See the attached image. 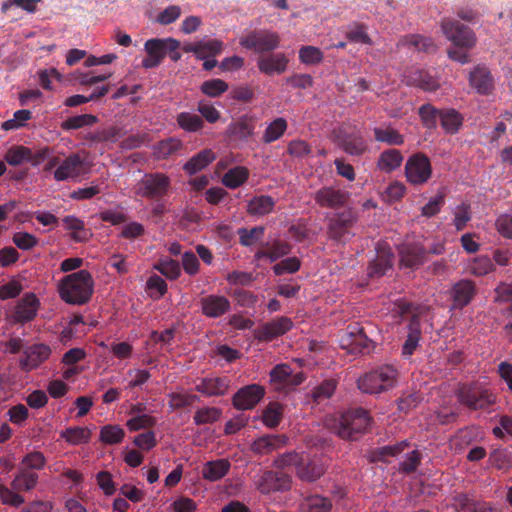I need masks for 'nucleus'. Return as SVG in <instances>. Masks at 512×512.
Masks as SVG:
<instances>
[{
    "instance_id": "f257e3e1",
    "label": "nucleus",
    "mask_w": 512,
    "mask_h": 512,
    "mask_svg": "<svg viewBox=\"0 0 512 512\" xmlns=\"http://www.w3.org/2000/svg\"><path fill=\"white\" fill-rule=\"evenodd\" d=\"M94 292V280L88 270L82 269L63 277L58 283L60 298L67 304L84 305Z\"/></svg>"
},
{
    "instance_id": "f03ea898",
    "label": "nucleus",
    "mask_w": 512,
    "mask_h": 512,
    "mask_svg": "<svg viewBox=\"0 0 512 512\" xmlns=\"http://www.w3.org/2000/svg\"><path fill=\"white\" fill-rule=\"evenodd\" d=\"M398 371L393 365L379 366L358 379V388L367 394H379L395 387Z\"/></svg>"
},
{
    "instance_id": "7ed1b4c3",
    "label": "nucleus",
    "mask_w": 512,
    "mask_h": 512,
    "mask_svg": "<svg viewBox=\"0 0 512 512\" xmlns=\"http://www.w3.org/2000/svg\"><path fill=\"white\" fill-rule=\"evenodd\" d=\"M370 423L368 412L363 408H357L342 414L334 430L344 440H356L367 431Z\"/></svg>"
},
{
    "instance_id": "20e7f679",
    "label": "nucleus",
    "mask_w": 512,
    "mask_h": 512,
    "mask_svg": "<svg viewBox=\"0 0 512 512\" xmlns=\"http://www.w3.org/2000/svg\"><path fill=\"white\" fill-rule=\"evenodd\" d=\"M456 396L460 404L470 410L486 409L496 401L495 395L489 389L477 383L461 385Z\"/></svg>"
},
{
    "instance_id": "39448f33",
    "label": "nucleus",
    "mask_w": 512,
    "mask_h": 512,
    "mask_svg": "<svg viewBox=\"0 0 512 512\" xmlns=\"http://www.w3.org/2000/svg\"><path fill=\"white\" fill-rule=\"evenodd\" d=\"M327 221V236L330 240L345 243L354 236L351 230L357 222V215L352 209L335 213Z\"/></svg>"
},
{
    "instance_id": "423d86ee",
    "label": "nucleus",
    "mask_w": 512,
    "mask_h": 512,
    "mask_svg": "<svg viewBox=\"0 0 512 512\" xmlns=\"http://www.w3.org/2000/svg\"><path fill=\"white\" fill-rule=\"evenodd\" d=\"M239 44L245 49L262 54L277 49L280 44V36L276 32L266 29L252 30L240 37Z\"/></svg>"
},
{
    "instance_id": "0eeeda50",
    "label": "nucleus",
    "mask_w": 512,
    "mask_h": 512,
    "mask_svg": "<svg viewBox=\"0 0 512 512\" xmlns=\"http://www.w3.org/2000/svg\"><path fill=\"white\" fill-rule=\"evenodd\" d=\"M340 344L350 354L363 355L370 352L372 341L364 333L363 327L358 323H352L343 331Z\"/></svg>"
},
{
    "instance_id": "6e6552de",
    "label": "nucleus",
    "mask_w": 512,
    "mask_h": 512,
    "mask_svg": "<svg viewBox=\"0 0 512 512\" xmlns=\"http://www.w3.org/2000/svg\"><path fill=\"white\" fill-rule=\"evenodd\" d=\"M270 382L278 391H290L301 385L305 380L302 371L294 373L289 364H278L269 373Z\"/></svg>"
},
{
    "instance_id": "1a4fd4ad",
    "label": "nucleus",
    "mask_w": 512,
    "mask_h": 512,
    "mask_svg": "<svg viewBox=\"0 0 512 512\" xmlns=\"http://www.w3.org/2000/svg\"><path fill=\"white\" fill-rule=\"evenodd\" d=\"M405 175L408 182L413 185L426 183L432 175L429 158L421 152L410 156L405 164Z\"/></svg>"
},
{
    "instance_id": "9d476101",
    "label": "nucleus",
    "mask_w": 512,
    "mask_h": 512,
    "mask_svg": "<svg viewBox=\"0 0 512 512\" xmlns=\"http://www.w3.org/2000/svg\"><path fill=\"white\" fill-rule=\"evenodd\" d=\"M170 178L163 173H148L140 180L139 194L146 198H160L167 194L170 188Z\"/></svg>"
},
{
    "instance_id": "9b49d317",
    "label": "nucleus",
    "mask_w": 512,
    "mask_h": 512,
    "mask_svg": "<svg viewBox=\"0 0 512 512\" xmlns=\"http://www.w3.org/2000/svg\"><path fill=\"white\" fill-rule=\"evenodd\" d=\"M441 27L445 36L452 41L455 46L471 48L475 45V35L468 26L456 20H444Z\"/></svg>"
},
{
    "instance_id": "f8f14e48",
    "label": "nucleus",
    "mask_w": 512,
    "mask_h": 512,
    "mask_svg": "<svg viewBox=\"0 0 512 512\" xmlns=\"http://www.w3.org/2000/svg\"><path fill=\"white\" fill-rule=\"evenodd\" d=\"M313 199L321 208L336 210L347 204L349 193L333 186H324L314 192Z\"/></svg>"
},
{
    "instance_id": "ddd939ff",
    "label": "nucleus",
    "mask_w": 512,
    "mask_h": 512,
    "mask_svg": "<svg viewBox=\"0 0 512 512\" xmlns=\"http://www.w3.org/2000/svg\"><path fill=\"white\" fill-rule=\"evenodd\" d=\"M265 389L259 384H249L240 388L232 397V404L237 410H251L264 397Z\"/></svg>"
},
{
    "instance_id": "4468645a",
    "label": "nucleus",
    "mask_w": 512,
    "mask_h": 512,
    "mask_svg": "<svg viewBox=\"0 0 512 512\" xmlns=\"http://www.w3.org/2000/svg\"><path fill=\"white\" fill-rule=\"evenodd\" d=\"M400 266L416 269L427 261V249L419 242H406L398 247Z\"/></svg>"
},
{
    "instance_id": "2eb2a0df",
    "label": "nucleus",
    "mask_w": 512,
    "mask_h": 512,
    "mask_svg": "<svg viewBox=\"0 0 512 512\" xmlns=\"http://www.w3.org/2000/svg\"><path fill=\"white\" fill-rule=\"evenodd\" d=\"M230 387L231 379L228 376H206L198 380L195 390L205 397H222Z\"/></svg>"
},
{
    "instance_id": "dca6fc26",
    "label": "nucleus",
    "mask_w": 512,
    "mask_h": 512,
    "mask_svg": "<svg viewBox=\"0 0 512 512\" xmlns=\"http://www.w3.org/2000/svg\"><path fill=\"white\" fill-rule=\"evenodd\" d=\"M51 353L52 350L47 344H32L23 351L19 366L21 370L25 372L32 371L45 362L50 357Z\"/></svg>"
},
{
    "instance_id": "f3484780",
    "label": "nucleus",
    "mask_w": 512,
    "mask_h": 512,
    "mask_svg": "<svg viewBox=\"0 0 512 512\" xmlns=\"http://www.w3.org/2000/svg\"><path fill=\"white\" fill-rule=\"evenodd\" d=\"M201 313L207 318H220L230 311L231 303L223 295L209 294L199 300Z\"/></svg>"
},
{
    "instance_id": "a211bd4d",
    "label": "nucleus",
    "mask_w": 512,
    "mask_h": 512,
    "mask_svg": "<svg viewBox=\"0 0 512 512\" xmlns=\"http://www.w3.org/2000/svg\"><path fill=\"white\" fill-rule=\"evenodd\" d=\"M84 161L79 154L73 153L66 157L54 170V179L58 182L77 179L84 175Z\"/></svg>"
},
{
    "instance_id": "6ab92c4d",
    "label": "nucleus",
    "mask_w": 512,
    "mask_h": 512,
    "mask_svg": "<svg viewBox=\"0 0 512 512\" xmlns=\"http://www.w3.org/2000/svg\"><path fill=\"white\" fill-rule=\"evenodd\" d=\"M291 477L280 471H266L258 481V489L262 494L290 489Z\"/></svg>"
},
{
    "instance_id": "aec40b11",
    "label": "nucleus",
    "mask_w": 512,
    "mask_h": 512,
    "mask_svg": "<svg viewBox=\"0 0 512 512\" xmlns=\"http://www.w3.org/2000/svg\"><path fill=\"white\" fill-rule=\"evenodd\" d=\"M293 326V323L288 317H278L270 322L260 325L256 330V337L260 341H272L273 339L284 335Z\"/></svg>"
},
{
    "instance_id": "412c9836",
    "label": "nucleus",
    "mask_w": 512,
    "mask_h": 512,
    "mask_svg": "<svg viewBox=\"0 0 512 512\" xmlns=\"http://www.w3.org/2000/svg\"><path fill=\"white\" fill-rule=\"evenodd\" d=\"M476 291V285L471 280L462 279L456 282L450 292L452 307L463 309L468 306L475 297Z\"/></svg>"
},
{
    "instance_id": "4be33fe9",
    "label": "nucleus",
    "mask_w": 512,
    "mask_h": 512,
    "mask_svg": "<svg viewBox=\"0 0 512 512\" xmlns=\"http://www.w3.org/2000/svg\"><path fill=\"white\" fill-rule=\"evenodd\" d=\"M166 38H151L144 44V50L147 57L142 60V66L145 69L158 67L166 57Z\"/></svg>"
},
{
    "instance_id": "5701e85b",
    "label": "nucleus",
    "mask_w": 512,
    "mask_h": 512,
    "mask_svg": "<svg viewBox=\"0 0 512 512\" xmlns=\"http://www.w3.org/2000/svg\"><path fill=\"white\" fill-rule=\"evenodd\" d=\"M223 48L224 44L221 40L209 39L186 44L183 50L187 53L195 54L198 59H207L219 55Z\"/></svg>"
},
{
    "instance_id": "b1692460",
    "label": "nucleus",
    "mask_w": 512,
    "mask_h": 512,
    "mask_svg": "<svg viewBox=\"0 0 512 512\" xmlns=\"http://www.w3.org/2000/svg\"><path fill=\"white\" fill-rule=\"evenodd\" d=\"M39 305L35 294H25L15 307L14 320L21 324L32 321L37 315Z\"/></svg>"
},
{
    "instance_id": "393cba45",
    "label": "nucleus",
    "mask_w": 512,
    "mask_h": 512,
    "mask_svg": "<svg viewBox=\"0 0 512 512\" xmlns=\"http://www.w3.org/2000/svg\"><path fill=\"white\" fill-rule=\"evenodd\" d=\"M288 62L284 53H272L260 56L257 60V67L261 73L266 75L282 74L286 71Z\"/></svg>"
},
{
    "instance_id": "a878e982",
    "label": "nucleus",
    "mask_w": 512,
    "mask_h": 512,
    "mask_svg": "<svg viewBox=\"0 0 512 512\" xmlns=\"http://www.w3.org/2000/svg\"><path fill=\"white\" fill-rule=\"evenodd\" d=\"M336 139L339 146L350 155L359 156L367 150L366 142L359 132L348 134L340 130Z\"/></svg>"
},
{
    "instance_id": "bb28decb",
    "label": "nucleus",
    "mask_w": 512,
    "mask_h": 512,
    "mask_svg": "<svg viewBox=\"0 0 512 512\" xmlns=\"http://www.w3.org/2000/svg\"><path fill=\"white\" fill-rule=\"evenodd\" d=\"M451 506L456 512H490L486 502L477 500L471 495L458 493L452 497Z\"/></svg>"
},
{
    "instance_id": "cd10ccee",
    "label": "nucleus",
    "mask_w": 512,
    "mask_h": 512,
    "mask_svg": "<svg viewBox=\"0 0 512 512\" xmlns=\"http://www.w3.org/2000/svg\"><path fill=\"white\" fill-rule=\"evenodd\" d=\"M287 442L285 435H264L252 443L251 450L259 455H267L284 447Z\"/></svg>"
},
{
    "instance_id": "c85d7f7f",
    "label": "nucleus",
    "mask_w": 512,
    "mask_h": 512,
    "mask_svg": "<svg viewBox=\"0 0 512 512\" xmlns=\"http://www.w3.org/2000/svg\"><path fill=\"white\" fill-rule=\"evenodd\" d=\"M470 85L482 95H488L493 89V78L490 71L483 66H477L469 76Z\"/></svg>"
},
{
    "instance_id": "c756f323",
    "label": "nucleus",
    "mask_w": 512,
    "mask_h": 512,
    "mask_svg": "<svg viewBox=\"0 0 512 512\" xmlns=\"http://www.w3.org/2000/svg\"><path fill=\"white\" fill-rule=\"evenodd\" d=\"M230 468L231 463L225 458L208 461L203 465L202 477L210 482H216L225 477Z\"/></svg>"
},
{
    "instance_id": "7c9ffc66",
    "label": "nucleus",
    "mask_w": 512,
    "mask_h": 512,
    "mask_svg": "<svg viewBox=\"0 0 512 512\" xmlns=\"http://www.w3.org/2000/svg\"><path fill=\"white\" fill-rule=\"evenodd\" d=\"M404 160L400 150L389 148L382 151L377 159V168L384 173H391L397 170Z\"/></svg>"
},
{
    "instance_id": "2f4dec72",
    "label": "nucleus",
    "mask_w": 512,
    "mask_h": 512,
    "mask_svg": "<svg viewBox=\"0 0 512 512\" xmlns=\"http://www.w3.org/2000/svg\"><path fill=\"white\" fill-rule=\"evenodd\" d=\"M216 159V154L211 149H203L194 156H192L183 166V170L189 174L194 175L197 172L206 168L210 163Z\"/></svg>"
},
{
    "instance_id": "473e14b6",
    "label": "nucleus",
    "mask_w": 512,
    "mask_h": 512,
    "mask_svg": "<svg viewBox=\"0 0 512 512\" xmlns=\"http://www.w3.org/2000/svg\"><path fill=\"white\" fill-rule=\"evenodd\" d=\"M393 254L390 250H380L376 258L369 264L367 275L370 278H379L385 275L386 271L392 267Z\"/></svg>"
},
{
    "instance_id": "72a5a7b5",
    "label": "nucleus",
    "mask_w": 512,
    "mask_h": 512,
    "mask_svg": "<svg viewBox=\"0 0 512 512\" xmlns=\"http://www.w3.org/2000/svg\"><path fill=\"white\" fill-rule=\"evenodd\" d=\"M38 479L39 476L36 472L19 467L18 473L11 482V487L18 492L30 491L37 485Z\"/></svg>"
},
{
    "instance_id": "f704fd0d",
    "label": "nucleus",
    "mask_w": 512,
    "mask_h": 512,
    "mask_svg": "<svg viewBox=\"0 0 512 512\" xmlns=\"http://www.w3.org/2000/svg\"><path fill=\"white\" fill-rule=\"evenodd\" d=\"M297 476L306 482H314L318 480L324 473V466L315 460L305 462L304 458L296 469Z\"/></svg>"
},
{
    "instance_id": "c9c22d12",
    "label": "nucleus",
    "mask_w": 512,
    "mask_h": 512,
    "mask_svg": "<svg viewBox=\"0 0 512 512\" xmlns=\"http://www.w3.org/2000/svg\"><path fill=\"white\" fill-rule=\"evenodd\" d=\"M373 132L377 142L385 143L389 146H401L404 144V136L391 125L375 127Z\"/></svg>"
},
{
    "instance_id": "e433bc0d",
    "label": "nucleus",
    "mask_w": 512,
    "mask_h": 512,
    "mask_svg": "<svg viewBox=\"0 0 512 512\" xmlns=\"http://www.w3.org/2000/svg\"><path fill=\"white\" fill-rule=\"evenodd\" d=\"M275 200L269 195L254 196L248 201L247 213L252 216H264L273 211Z\"/></svg>"
},
{
    "instance_id": "4c0bfd02",
    "label": "nucleus",
    "mask_w": 512,
    "mask_h": 512,
    "mask_svg": "<svg viewBox=\"0 0 512 512\" xmlns=\"http://www.w3.org/2000/svg\"><path fill=\"white\" fill-rule=\"evenodd\" d=\"M440 125L447 134H456L463 125V116L453 108L442 109Z\"/></svg>"
},
{
    "instance_id": "58836bf2",
    "label": "nucleus",
    "mask_w": 512,
    "mask_h": 512,
    "mask_svg": "<svg viewBox=\"0 0 512 512\" xmlns=\"http://www.w3.org/2000/svg\"><path fill=\"white\" fill-rule=\"evenodd\" d=\"M249 170L244 166H236L229 169L222 177V183L229 189H236L243 185L249 178Z\"/></svg>"
},
{
    "instance_id": "ea45409f",
    "label": "nucleus",
    "mask_w": 512,
    "mask_h": 512,
    "mask_svg": "<svg viewBox=\"0 0 512 512\" xmlns=\"http://www.w3.org/2000/svg\"><path fill=\"white\" fill-rule=\"evenodd\" d=\"M169 401L168 406L171 411H177L180 409H184L194 402L199 401V396L196 394L187 393L184 390L170 392L167 395Z\"/></svg>"
},
{
    "instance_id": "a19ab883",
    "label": "nucleus",
    "mask_w": 512,
    "mask_h": 512,
    "mask_svg": "<svg viewBox=\"0 0 512 512\" xmlns=\"http://www.w3.org/2000/svg\"><path fill=\"white\" fill-rule=\"evenodd\" d=\"M332 501L321 495H310L303 501L301 507L304 512H330Z\"/></svg>"
},
{
    "instance_id": "79ce46f5",
    "label": "nucleus",
    "mask_w": 512,
    "mask_h": 512,
    "mask_svg": "<svg viewBox=\"0 0 512 512\" xmlns=\"http://www.w3.org/2000/svg\"><path fill=\"white\" fill-rule=\"evenodd\" d=\"M178 126L189 133L200 131L204 127V121L201 116L190 112H181L176 117Z\"/></svg>"
},
{
    "instance_id": "37998d69",
    "label": "nucleus",
    "mask_w": 512,
    "mask_h": 512,
    "mask_svg": "<svg viewBox=\"0 0 512 512\" xmlns=\"http://www.w3.org/2000/svg\"><path fill=\"white\" fill-rule=\"evenodd\" d=\"M287 127H288V124L284 118L279 117V118L274 119L267 126V128L265 129V131L263 133V136H262L263 143L270 144L272 142L277 141L284 135V133L287 130Z\"/></svg>"
},
{
    "instance_id": "c03bdc74",
    "label": "nucleus",
    "mask_w": 512,
    "mask_h": 512,
    "mask_svg": "<svg viewBox=\"0 0 512 512\" xmlns=\"http://www.w3.org/2000/svg\"><path fill=\"white\" fill-rule=\"evenodd\" d=\"M222 410L218 407H202L195 411L193 415L194 424L197 426L213 424L220 420Z\"/></svg>"
},
{
    "instance_id": "a18cd8bd",
    "label": "nucleus",
    "mask_w": 512,
    "mask_h": 512,
    "mask_svg": "<svg viewBox=\"0 0 512 512\" xmlns=\"http://www.w3.org/2000/svg\"><path fill=\"white\" fill-rule=\"evenodd\" d=\"M183 144L176 138H168L158 142L154 147V154L158 159H166L181 150Z\"/></svg>"
},
{
    "instance_id": "49530a36",
    "label": "nucleus",
    "mask_w": 512,
    "mask_h": 512,
    "mask_svg": "<svg viewBox=\"0 0 512 512\" xmlns=\"http://www.w3.org/2000/svg\"><path fill=\"white\" fill-rule=\"evenodd\" d=\"M337 381L335 379H325L319 385L313 388L311 392L312 399L317 404L329 399L337 388Z\"/></svg>"
},
{
    "instance_id": "de8ad7c7",
    "label": "nucleus",
    "mask_w": 512,
    "mask_h": 512,
    "mask_svg": "<svg viewBox=\"0 0 512 512\" xmlns=\"http://www.w3.org/2000/svg\"><path fill=\"white\" fill-rule=\"evenodd\" d=\"M441 112L442 109H437L429 103L423 104L418 110V114L424 127L430 130L436 129L437 122L440 120Z\"/></svg>"
},
{
    "instance_id": "09e8293b",
    "label": "nucleus",
    "mask_w": 512,
    "mask_h": 512,
    "mask_svg": "<svg viewBox=\"0 0 512 512\" xmlns=\"http://www.w3.org/2000/svg\"><path fill=\"white\" fill-rule=\"evenodd\" d=\"M154 269L170 280L177 279L181 274V268L178 261L165 257L158 260Z\"/></svg>"
},
{
    "instance_id": "8fccbe9b",
    "label": "nucleus",
    "mask_w": 512,
    "mask_h": 512,
    "mask_svg": "<svg viewBox=\"0 0 512 512\" xmlns=\"http://www.w3.org/2000/svg\"><path fill=\"white\" fill-rule=\"evenodd\" d=\"M91 432L86 427H69L61 432V437L72 445L87 443L90 439Z\"/></svg>"
},
{
    "instance_id": "3c124183",
    "label": "nucleus",
    "mask_w": 512,
    "mask_h": 512,
    "mask_svg": "<svg viewBox=\"0 0 512 512\" xmlns=\"http://www.w3.org/2000/svg\"><path fill=\"white\" fill-rule=\"evenodd\" d=\"M399 43L401 45H409L416 48L418 51L433 52L436 46L431 38L424 37L418 34L409 35L402 38Z\"/></svg>"
},
{
    "instance_id": "603ef678",
    "label": "nucleus",
    "mask_w": 512,
    "mask_h": 512,
    "mask_svg": "<svg viewBox=\"0 0 512 512\" xmlns=\"http://www.w3.org/2000/svg\"><path fill=\"white\" fill-rule=\"evenodd\" d=\"M346 38L352 43L372 45V39L367 33V26L362 23H353L346 31Z\"/></svg>"
},
{
    "instance_id": "864d4df0",
    "label": "nucleus",
    "mask_w": 512,
    "mask_h": 512,
    "mask_svg": "<svg viewBox=\"0 0 512 512\" xmlns=\"http://www.w3.org/2000/svg\"><path fill=\"white\" fill-rule=\"evenodd\" d=\"M410 82L424 91H435L439 87V82L432 75L423 70L414 72L410 78Z\"/></svg>"
},
{
    "instance_id": "5fc2aeb1",
    "label": "nucleus",
    "mask_w": 512,
    "mask_h": 512,
    "mask_svg": "<svg viewBox=\"0 0 512 512\" xmlns=\"http://www.w3.org/2000/svg\"><path fill=\"white\" fill-rule=\"evenodd\" d=\"M98 121V118L92 114H82L67 118L62 122L61 128L65 131L76 130L86 126H92Z\"/></svg>"
},
{
    "instance_id": "6e6d98bb",
    "label": "nucleus",
    "mask_w": 512,
    "mask_h": 512,
    "mask_svg": "<svg viewBox=\"0 0 512 512\" xmlns=\"http://www.w3.org/2000/svg\"><path fill=\"white\" fill-rule=\"evenodd\" d=\"M255 125L251 119L243 118L229 126L231 134L241 140H247L254 134Z\"/></svg>"
},
{
    "instance_id": "4d7b16f0",
    "label": "nucleus",
    "mask_w": 512,
    "mask_h": 512,
    "mask_svg": "<svg viewBox=\"0 0 512 512\" xmlns=\"http://www.w3.org/2000/svg\"><path fill=\"white\" fill-rule=\"evenodd\" d=\"M283 414V408L279 403H270L263 411V423L269 428H275L279 425Z\"/></svg>"
},
{
    "instance_id": "13d9d810",
    "label": "nucleus",
    "mask_w": 512,
    "mask_h": 512,
    "mask_svg": "<svg viewBox=\"0 0 512 512\" xmlns=\"http://www.w3.org/2000/svg\"><path fill=\"white\" fill-rule=\"evenodd\" d=\"M125 436V431L118 425H105L100 431V440L108 445L120 443Z\"/></svg>"
},
{
    "instance_id": "bf43d9fd",
    "label": "nucleus",
    "mask_w": 512,
    "mask_h": 512,
    "mask_svg": "<svg viewBox=\"0 0 512 512\" xmlns=\"http://www.w3.org/2000/svg\"><path fill=\"white\" fill-rule=\"evenodd\" d=\"M490 463L498 470H510L512 468V452L508 450H495L490 454Z\"/></svg>"
},
{
    "instance_id": "052dcab7",
    "label": "nucleus",
    "mask_w": 512,
    "mask_h": 512,
    "mask_svg": "<svg viewBox=\"0 0 512 512\" xmlns=\"http://www.w3.org/2000/svg\"><path fill=\"white\" fill-rule=\"evenodd\" d=\"M323 52L315 46H302L299 50V60L306 65H315L323 61Z\"/></svg>"
},
{
    "instance_id": "680f3d73",
    "label": "nucleus",
    "mask_w": 512,
    "mask_h": 512,
    "mask_svg": "<svg viewBox=\"0 0 512 512\" xmlns=\"http://www.w3.org/2000/svg\"><path fill=\"white\" fill-rule=\"evenodd\" d=\"M228 84L221 79H211L201 84V92L209 97H219L228 90Z\"/></svg>"
},
{
    "instance_id": "e2e57ef3",
    "label": "nucleus",
    "mask_w": 512,
    "mask_h": 512,
    "mask_svg": "<svg viewBox=\"0 0 512 512\" xmlns=\"http://www.w3.org/2000/svg\"><path fill=\"white\" fill-rule=\"evenodd\" d=\"M264 231L265 228L263 226H256L252 229L240 228L238 230L240 244L245 247L252 246L262 238Z\"/></svg>"
},
{
    "instance_id": "0e129e2a",
    "label": "nucleus",
    "mask_w": 512,
    "mask_h": 512,
    "mask_svg": "<svg viewBox=\"0 0 512 512\" xmlns=\"http://www.w3.org/2000/svg\"><path fill=\"white\" fill-rule=\"evenodd\" d=\"M29 156L30 148L20 145L10 148L5 155V160L9 165L18 166L28 162Z\"/></svg>"
},
{
    "instance_id": "69168bd1",
    "label": "nucleus",
    "mask_w": 512,
    "mask_h": 512,
    "mask_svg": "<svg viewBox=\"0 0 512 512\" xmlns=\"http://www.w3.org/2000/svg\"><path fill=\"white\" fill-rule=\"evenodd\" d=\"M302 458H303V455L298 452H295V451L287 452V453L279 455L274 460V466L277 469H286V468H290V467H294L295 469H297L298 465L301 464Z\"/></svg>"
},
{
    "instance_id": "338daca9",
    "label": "nucleus",
    "mask_w": 512,
    "mask_h": 512,
    "mask_svg": "<svg viewBox=\"0 0 512 512\" xmlns=\"http://www.w3.org/2000/svg\"><path fill=\"white\" fill-rule=\"evenodd\" d=\"M146 289L151 297L159 299L166 293L167 283L159 275L154 274L148 278Z\"/></svg>"
},
{
    "instance_id": "774afa93",
    "label": "nucleus",
    "mask_w": 512,
    "mask_h": 512,
    "mask_svg": "<svg viewBox=\"0 0 512 512\" xmlns=\"http://www.w3.org/2000/svg\"><path fill=\"white\" fill-rule=\"evenodd\" d=\"M453 224L457 231L463 230L467 223L471 220V211L470 205L466 203H462L458 205L454 212Z\"/></svg>"
}]
</instances>
